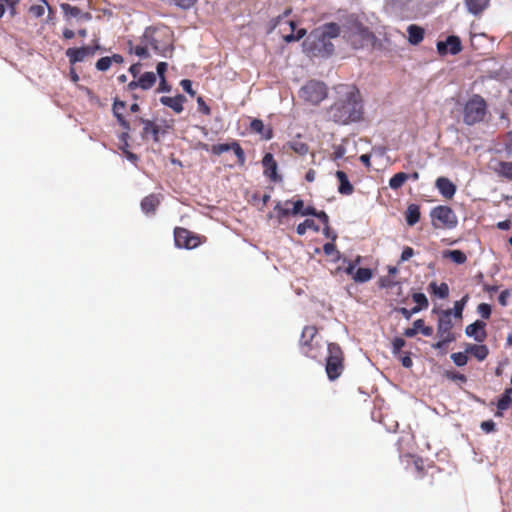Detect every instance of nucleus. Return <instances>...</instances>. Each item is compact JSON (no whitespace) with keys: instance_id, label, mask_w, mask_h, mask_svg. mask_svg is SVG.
<instances>
[{"instance_id":"f257e3e1","label":"nucleus","mask_w":512,"mask_h":512,"mask_svg":"<svg viewBox=\"0 0 512 512\" xmlns=\"http://www.w3.org/2000/svg\"><path fill=\"white\" fill-rule=\"evenodd\" d=\"M336 101L328 109V118L346 125L362 117V101L358 89L353 85L340 84L335 87Z\"/></svg>"},{"instance_id":"f03ea898","label":"nucleus","mask_w":512,"mask_h":512,"mask_svg":"<svg viewBox=\"0 0 512 512\" xmlns=\"http://www.w3.org/2000/svg\"><path fill=\"white\" fill-rule=\"evenodd\" d=\"M339 34L340 27L336 23L325 24L311 32L304 42V47L315 55L329 56L333 52V44L328 40Z\"/></svg>"},{"instance_id":"7ed1b4c3","label":"nucleus","mask_w":512,"mask_h":512,"mask_svg":"<svg viewBox=\"0 0 512 512\" xmlns=\"http://www.w3.org/2000/svg\"><path fill=\"white\" fill-rule=\"evenodd\" d=\"M150 50L154 51L157 55L165 57L168 56L172 50L169 44L159 43L157 31L153 28H147L143 34L141 43L133 48V52L141 58L148 57Z\"/></svg>"},{"instance_id":"20e7f679","label":"nucleus","mask_w":512,"mask_h":512,"mask_svg":"<svg viewBox=\"0 0 512 512\" xmlns=\"http://www.w3.org/2000/svg\"><path fill=\"white\" fill-rule=\"evenodd\" d=\"M486 113V102L479 96L474 95L465 104L463 109V119L468 125H473L483 120Z\"/></svg>"},{"instance_id":"39448f33","label":"nucleus","mask_w":512,"mask_h":512,"mask_svg":"<svg viewBox=\"0 0 512 512\" xmlns=\"http://www.w3.org/2000/svg\"><path fill=\"white\" fill-rule=\"evenodd\" d=\"M299 96L305 102L317 105L327 97V87L320 81H309L301 87Z\"/></svg>"},{"instance_id":"423d86ee","label":"nucleus","mask_w":512,"mask_h":512,"mask_svg":"<svg viewBox=\"0 0 512 512\" xmlns=\"http://www.w3.org/2000/svg\"><path fill=\"white\" fill-rule=\"evenodd\" d=\"M328 353L326 373L330 380H335L341 375L343 371L342 351L338 345L329 344Z\"/></svg>"},{"instance_id":"0eeeda50","label":"nucleus","mask_w":512,"mask_h":512,"mask_svg":"<svg viewBox=\"0 0 512 512\" xmlns=\"http://www.w3.org/2000/svg\"><path fill=\"white\" fill-rule=\"evenodd\" d=\"M344 37L354 48H362L372 42L371 32L358 23L351 25L348 31L344 32Z\"/></svg>"},{"instance_id":"6e6552de","label":"nucleus","mask_w":512,"mask_h":512,"mask_svg":"<svg viewBox=\"0 0 512 512\" xmlns=\"http://www.w3.org/2000/svg\"><path fill=\"white\" fill-rule=\"evenodd\" d=\"M101 49L98 40L93 41L91 46H83L80 48H68L66 50V56L71 64L82 62L89 57H93L95 53Z\"/></svg>"},{"instance_id":"1a4fd4ad","label":"nucleus","mask_w":512,"mask_h":512,"mask_svg":"<svg viewBox=\"0 0 512 512\" xmlns=\"http://www.w3.org/2000/svg\"><path fill=\"white\" fill-rule=\"evenodd\" d=\"M433 221H438L441 226L446 228H454L457 225V216L448 206H437L431 211Z\"/></svg>"},{"instance_id":"9d476101","label":"nucleus","mask_w":512,"mask_h":512,"mask_svg":"<svg viewBox=\"0 0 512 512\" xmlns=\"http://www.w3.org/2000/svg\"><path fill=\"white\" fill-rule=\"evenodd\" d=\"M174 240L175 245L179 248L193 249L200 244L199 237L184 228L175 229Z\"/></svg>"},{"instance_id":"9b49d317","label":"nucleus","mask_w":512,"mask_h":512,"mask_svg":"<svg viewBox=\"0 0 512 512\" xmlns=\"http://www.w3.org/2000/svg\"><path fill=\"white\" fill-rule=\"evenodd\" d=\"M417 0H386V7L392 13L409 17L416 7Z\"/></svg>"},{"instance_id":"f8f14e48","label":"nucleus","mask_w":512,"mask_h":512,"mask_svg":"<svg viewBox=\"0 0 512 512\" xmlns=\"http://www.w3.org/2000/svg\"><path fill=\"white\" fill-rule=\"evenodd\" d=\"M451 310L442 311L438 321L437 336L444 341H453L455 338L451 333L452 321Z\"/></svg>"},{"instance_id":"ddd939ff","label":"nucleus","mask_w":512,"mask_h":512,"mask_svg":"<svg viewBox=\"0 0 512 512\" xmlns=\"http://www.w3.org/2000/svg\"><path fill=\"white\" fill-rule=\"evenodd\" d=\"M293 215L291 212V200L277 202L273 211L268 214L269 219H273L278 225L284 224L286 219Z\"/></svg>"},{"instance_id":"4468645a","label":"nucleus","mask_w":512,"mask_h":512,"mask_svg":"<svg viewBox=\"0 0 512 512\" xmlns=\"http://www.w3.org/2000/svg\"><path fill=\"white\" fill-rule=\"evenodd\" d=\"M462 49L461 41L457 36H449L446 41H439L437 43V51L440 55L448 53L455 55Z\"/></svg>"},{"instance_id":"2eb2a0df","label":"nucleus","mask_w":512,"mask_h":512,"mask_svg":"<svg viewBox=\"0 0 512 512\" xmlns=\"http://www.w3.org/2000/svg\"><path fill=\"white\" fill-rule=\"evenodd\" d=\"M465 332L477 342H482L486 338L485 323L478 320L468 325Z\"/></svg>"},{"instance_id":"dca6fc26","label":"nucleus","mask_w":512,"mask_h":512,"mask_svg":"<svg viewBox=\"0 0 512 512\" xmlns=\"http://www.w3.org/2000/svg\"><path fill=\"white\" fill-rule=\"evenodd\" d=\"M436 188L445 198H452L456 192V186L446 177H439L436 180Z\"/></svg>"},{"instance_id":"f3484780","label":"nucleus","mask_w":512,"mask_h":512,"mask_svg":"<svg viewBox=\"0 0 512 512\" xmlns=\"http://www.w3.org/2000/svg\"><path fill=\"white\" fill-rule=\"evenodd\" d=\"M419 331L425 336H431L433 333L432 327L425 326L424 321L422 319H418L414 321L413 327L404 331V335L411 338L414 337Z\"/></svg>"},{"instance_id":"a211bd4d","label":"nucleus","mask_w":512,"mask_h":512,"mask_svg":"<svg viewBox=\"0 0 512 512\" xmlns=\"http://www.w3.org/2000/svg\"><path fill=\"white\" fill-rule=\"evenodd\" d=\"M336 177L339 181L338 192L343 195H351L354 191V188L345 172L338 170L336 172Z\"/></svg>"},{"instance_id":"6ab92c4d","label":"nucleus","mask_w":512,"mask_h":512,"mask_svg":"<svg viewBox=\"0 0 512 512\" xmlns=\"http://www.w3.org/2000/svg\"><path fill=\"white\" fill-rule=\"evenodd\" d=\"M161 103L167 107H170L176 113H180L183 110V102L184 97L182 95H178L175 97H161Z\"/></svg>"},{"instance_id":"aec40b11","label":"nucleus","mask_w":512,"mask_h":512,"mask_svg":"<svg viewBox=\"0 0 512 512\" xmlns=\"http://www.w3.org/2000/svg\"><path fill=\"white\" fill-rule=\"evenodd\" d=\"M65 15L71 16V17H77L81 21H89L91 20V14L88 12H82L79 8L75 6H71L69 4H62L61 5Z\"/></svg>"},{"instance_id":"412c9836","label":"nucleus","mask_w":512,"mask_h":512,"mask_svg":"<svg viewBox=\"0 0 512 512\" xmlns=\"http://www.w3.org/2000/svg\"><path fill=\"white\" fill-rule=\"evenodd\" d=\"M492 169L499 176L512 181V162H503V161L496 162L492 166Z\"/></svg>"},{"instance_id":"4be33fe9","label":"nucleus","mask_w":512,"mask_h":512,"mask_svg":"<svg viewBox=\"0 0 512 512\" xmlns=\"http://www.w3.org/2000/svg\"><path fill=\"white\" fill-rule=\"evenodd\" d=\"M408 32V41L412 45L419 44L424 37V30L423 28L417 26V25H409L407 28Z\"/></svg>"},{"instance_id":"5701e85b","label":"nucleus","mask_w":512,"mask_h":512,"mask_svg":"<svg viewBox=\"0 0 512 512\" xmlns=\"http://www.w3.org/2000/svg\"><path fill=\"white\" fill-rule=\"evenodd\" d=\"M262 164L265 168V174L271 179H276L277 164L273 158V155L267 153L262 160Z\"/></svg>"},{"instance_id":"b1692460","label":"nucleus","mask_w":512,"mask_h":512,"mask_svg":"<svg viewBox=\"0 0 512 512\" xmlns=\"http://www.w3.org/2000/svg\"><path fill=\"white\" fill-rule=\"evenodd\" d=\"M160 199L157 195H149L145 197L141 202V209L144 213H154L156 207L159 205Z\"/></svg>"},{"instance_id":"393cba45","label":"nucleus","mask_w":512,"mask_h":512,"mask_svg":"<svg viewBox=\"0 0 512 512\" xmlns=\"http://www.w3.org/2000/svg\"><path fill=\"white\" fill-rule=\"evenodd\" d=\"M466 353H470L477 360L483 361L488 355V348L485 345L469 344L466 347Z\"/></svg>"},{"instance_id":"a878e982","label":"nucleus","mask_w":512,"mask_h":512,"mask_svg":"<svg viewBox=\"0 0 512 512\" xmlns=\"http://www.w3.org/2000/svg\"><path fill=\"white\" fill-rule=\"evenodd\" d=\"M286 24L289 26V28L291 30V33L286 34V35L283 36V39H284L285 42L297 41V40H300L301 38H303L306 35V30L305 29H298L297 33L294 34V31L296 29V24H295L294 21H288V22H286Z\"/></svg>"},{"instance_id":"bb28decb","label":"nucleus","mask_w":512,"mask_h":512,"mask_svg":"<svg viewBox=\"0 0 512 512\" xmlns=\"http://www.w3.org/2000/svg\"><path fill=\"white\" fill-rule=\"evenodd\" d=\"M143 124V137L152 136L155 141H158L159 128L150 120H141Z\"/></svg>"},{"instance_id":"cd10ccee","label":"nucleus","mask_w":512,"mask_h":512,"mask_svg":"<svg viewBox=\"0 0 512 512\" xmlns=\"http://www.w3.org/2000/svg\"><path fill=\"white\" fill-rule=\"evenodd\" d=\"M420 219L419 206L410 204L406 211V222L409 226L415 225Z\"/></svg>"},{"instance_id":"c85d7f7f","label":"nucleus","mask_w":512,"mask_h":512,"mask_svg":"<svg viewBox=\"0 0 512 512\" xmlns=\"http://www.w3.org/2000/svg\"><path fill=\"white\" fill-rule=\"evenodd\" d=\"M443 257L451 259L456 264H463L467 260V256L461 250H446L443 252Z\"/></svg>"},{"instance_id":"c756f323","label":"nucleus","mask_w":512,"mask_h":512,"mask_svg":"<svg viewBox=\"0 0 512 512\" xmlns=\"http://www.w3.org/2000/svg\"><path fill=\"white\" fill-rule=\"evenodd\" d=\"M489 0H466V6L472 14L482 12L488 5Z\"/></svg>"},{"instance_id":"7c9ffc66","label":"nucleus","mask_w":512,"mask_h":512,"mask_svg":"<svg viewBox=\"0 0 512 512\" xmlns=\"http://www.w3.org/2000/svg\"><path fill=\"white\" fill-rule=\"evenodd\" d=\"M429 288L433 294L441 299H444L449 295V287L446 283L438 285L436 282H431L429 284Z\"/></svg>"},{"instance_id":"2f4dec72","label":"nucleus","mask_w":512,"mask_h":512,"mask_svg":"<svg viewBox=\"0 0 512 512\" xmlns=\"http://www.w3.org/2000/svg\"><path fill=\"white\" fill-rule=\"evenodd\" d=\"M156 82V75L153 72L144 73L138 80L139 87L147 90Z\"/></svg>"},{"instance_id":"473e14b6","label":"nucleus","mask_w":512,"mask_h":512,"mask_svg":"<svg viewBox=\"0 0 512 512\" xmlns=\"http://www.w3.org/2000/svg\"><path fill=\"white\" fill-rule=\"evenodd\" d=\"M408 178V174L399 172L389 180V187L393 190H397L407 181Z\"/></svg>"},{"instance_id":"72a5a7b5","label":"nucleus","mask_w":512,"mask_h":512,"mask_svg":"<svg viewBox=\"0 0 512 512\" xmlns=\"http://www.w3.org/2000/svg\"><path fill=\"white\" fill-rule=\"evenodd\" d=\"M372 278V271L369 268H359L355 271L353 279L355 282L364 283Z\"/></svg>"},{"instance_id":"f704fd0d","label":"nucleus","mask_w":512,"mask_h":512,"mask_svg":"<svg viewBox=\"0 0 512 512\" xmlns=\"http://www.w3.org/2000/svg\"><path fill=\"white\" fill-rule=\"evenodd\" d=\"M317 329L314 326H307L303 329L301 335V343L308 345L310 341L315 337Z\"/></svg>"},{"instance_id":"c9c22d12","label":"nucleus","mask_w":512,"mask_h":512,"mask_svg":"<svg viewBox=\"0 0 512 512\" xmlns=\"http://www.w3.org/2000/svg\"><path fill=\"white\" fill-rule=\"evenodd\" d=\"M308 229H312L316 232L319 231V227L315 224L314 220L306 219L297 226V233L304 235Z\"/></svg>"},{"instance_id":"e433bc0d","label":"nucleus","mask_w":512,"mask_h":512,"mask_svg":"<svg viewBox=\"0 0 512 512\" xmlns=\"http://www.w3.org/2000/svg\"><path fill=\"white\" fill-rule=\"evenodd\" d=\"M323 250L326 255L332 256L334 261L341 259V254L336 250V247L333 243H326L323 246Z\"/></svg>"},{"instance_id":"4c0bfd02","label":"nucleus","mask_w":512,"mask_h":512,"mask_svg":"<svg viewBox=\"0 0 512 512\" xmlns=\"http://www.w3.org/2000/svg\"><path fill=\"white\" fill-rule=\"evenodd\" d=\"M468 298H469L468 295H465L461 300L455 302L453 313L456 318L462 317V312H463L465 304L468 301Z\"/></svg>"},{"instance_id":"58836bf2","label":"nucleus","mask_w":512,"mask_h":512,"mask_svg":"<svg viewBox=\"0 0 512 512\" xmlns=\"http://www.w3.org/2000/svg\"><path fill=\"white\" fill-rule=\"evenodd\" d=\"M512 404V398L509 395H502L499 399L497 407L499 412L497 415H500L502 411L507 410Z\"/></svg>"},{"instance_id":"ea45409f","label":"nucleus","mask_w":512,"mask_h":512,"mask_svg":"<svg viewBox=\"0 0 512 512\" xmlns=\"http://www.w3.org/2000/svg\"><path fill=\"white\" fill-rule=\"evenodd\" d=\"M233 142L216 144L211 147V152L215 155H220L224 152L232 150Z\"/></svg>"},{"instance_id":"a19ab883","label":"nucleus","mask_w":512,"mask_h":512,"mask_svg":"<svg viewBox=\"0 0 512 512\" xmlns=\"http://www.w3.org/2000/svg\"><path fill=\"white\" fill-rule=\"evenodd\" d=\"M451 359L453 360L455 365H457L459 367L466 365L467 361H468V357L466 355V351L464 353H462V352L453 353L451 355Z\"/></svg>"},{"instance_id":"79ce46f5","label":"nucleus","mask_w":512,"mask_h":512,"mask_svg":"<svg viewBox=\"0 0 512 512\" xmlns=\"http://www.w3.org/2000/svg\"><path fill=\"white\" fill-rule=\"evenodd\" d=\"M413 301L418 305L416 307L420 308V310L428 307L427 297L423 293H415L413 295Z\"/></svg>"},{"instance_id":"37998d69","label":"nucleus","mask_w":512,"mask_h":512,"mask_svg":"<svg viewBox=\"0 0 512 512\" xmlns=\"http://www.w3.org/2000/svg\"><path fill=\"white\" fill-rule=\"evenodd\" d=\"M232 151L236 155L238 162L240 165H244L245 163V153L243 149L240 147V145L237 142H233Z\"/></svg>"},{"instance_id":"c03bdc74","label":"nucleus","mask_w":512,"mask_h":512,"mask_svg":"<svg viewBox=\"0 0 512 512\" xmlns=\"http://www.w3.org/2000/svg\"><path fill=\"white\" fill-rule=\"evenodd\" d=\"M304 209V202L302 200H291V212L293 215H302Z\"/></svg>"},{"instance_id":"a18cd8bd","label":"nucleus","mask_w":512,"mask_h":512,"mask_svg":"<svg viewBox=\"0 0 512 512\" xmlns=\"http://www.w3.org/2000/svg\"><path fill=\"white\" fill-rule=\"evenodd\" d=\"M112 63L110 57H102L96 63V68L99 71H107L111 67Z\"/></svg>"},{"instance_id":"49530a36","label":"nucleus","mask_w":512,"mask_h":512,"mask_svg":"<svg viewBox=\"0 0 512 512\" xmlns=\"http://www.w3.org/2000/svg\"><path fill=\"white\" fill-rule=\"evenodd\" d=\"M361 261V257L358 256L355 260V262H350L348 261L347 259H343V262L347 264L346 268H345V272L348 274V275H351L353 277V275L355 274L354 270H355V267L357 264H359Z\"/></svg>"},{"instance_id":"de8ad7c7","label":"nucleus","mask_w":512,"mask_h":512,"mask_svg":"<svg viewBox=\"0 0 512 512\" xmlns=\"http://www.w3.org/2000/svg\"><path fill=\"white\" fill-rule=\"evenodd\" d=\"M333 149H334L333 154H332L333 160H339V159L343 158L344 155L346 154V148L343 144L336 145L333 147Z\"/></svg>"},{"instance_id":"09e8293b","label":"nucleus","mask_w":512,"mask_h":512,"mask_svg":"<svg viewBox=\"0 0 512 512\" xmlns=\"http://www.w3.org/2000/svg\"><path fill=\"white\" fill-rule=\"evenodd\" d=\"M477 311L481 315V317L489 318V316L491 314V307H490V305H488L486 303H481L478 306Z\"/></svg>"},{"instance_id":"8fccbe9b","label":"nucleus","mask_w":512,"mask_h":512,"mask_svg":"<svg viewBox=\"0 0 512 512\" xmlns=\"http://www.w3.org/2000/svg\"><path fill=\"white\" fill-rule=\"evenodd\" d=\"M405 346V340L402 338H395L392 342V350L394 354H398Z\"/></svg>"},{"instance_id":"3c124183","label":"nucleus","mask_w":512,"mask_h":512,"mask_svg":"<svg viewBox=\"0 0 512 512\" xmlns=\"http://www.w3.org/2000/svg\"><path fill=\"white\" fill-rule=\"evenodd\" d=\"M168 64L166 62H159L157 65V74L161 79V85L165 84L164 73L167 70Z\"/></svg>"},{"instance_id":"603ef678","label":"nucleus","mask_w":512,"mask_h":512,"mask_svg":"<svg viewBox=\"0 0 512 512\" xmlns=\"http://www.w3.org/2000/svg\"><path fill=\"white\" fill-rule=\"evenodd\" d=\"M250 127L253 131L257 132V133H260L262 134L263 133V130H264V124L261 120L259 119H254L251 124H250Z\"/></svg>"},{"instance_id":"864d4df0","label":"nucleus","mask_w":512,"mask_h":512,"mask_svg":"<svg viewBox=\"0 0 512 512\" xmlns=\"http://www.w3.org/2000/svg\"><path fill=\"white\" fill-rule=\"evenodd\" d=\"M30 13L33 14L35 17H41L45 13V6L44 5H33L30 7Z\"/></svg>"},{"instance_id":"5fc2aeb1","label":"nucleus","mask_w":512,"mask_h":512,"mask_svg":"<svg viewBox=\"0 0 512 512\" xmlns=\"http://www.w3.org/2000/svg\"><path fill=\"white\" fill-rule=\"evenodd\" d=\"M197 106H198V110L200 112H202L203 114H206V115H209L210 114V108L208 107V105L205 103V101L203 100L202 97H198L197 98Z\"/></svg>"},{"instance_id":"6e6d98bb","label":"nucleus","mask_w":512,"mask_h":512,"mask_svg":"<svg viewBox=\"0 0 512 512\" xmlns=\"http://www.w3.org/2000/svg\"><path fill=\"white\" fill-rule=\"evenodd\" d=\"M180 85L183 88V90L186 91L188 94H190L191 96L195 95V91L192 89V82L190 80L183 79L180 82Z\"/></svg>"},{"instance_id":"4d7b16f0","label":"nucleus","mask_w":512,"mask_h":512,"mask_svg":"<svg viewBox=\"0 0 512 512\" xmlns=\"http://www.w3.org/2000/svg\"><path fill=\"white\" fill-rule=\"evenodd\" d=\"M481 429L486 433L493 432L495 430V423L492 420L483 421Z\"/></svg>"},{"instance_id":"13d9d810","label":"nucleus","mask_w":512,"mask_h":512,"mask_svg":"<svg viewBox=\"0 0 512 512\" xmlns=\"http://www.w3.org/2000/svg\"><path fill=\"white\" fill-rule=\"evenodd\" d=\"M414 255V251L411 247H405L401 254V261L405 262Z\"/></svg>"},{"instance_id":"bf43d9fd","label":"nucleus","mask_w":512,"mask_h":512,"mask_svg":"<svg viewBox=\"0 0 512 512\" xmlns=\"http://www.w3.org/2000/svg\"><path fill=\"white\" fill-rule=\"evenodd\" d=\"M420 311V308L414 307L412 310H408L406 308H400L399 312L406 318L410 319L412 314L418 313Z\"/></svg>"},{"instance_id":"052dcab7","label":"nucleus","mask_w":512,"mask_h":512,"mask_svg":"<svg viewBox=\"0 0 512 512\" xmlns=\"http://www.w3.org/2000/svg\"><path fill=\"white\" fill-rule=\"evenodd\" d=\"M196 1L197 0H176V4L183 9H188L192 7Z\"/></svg>"},{"instance_id":"680f3d73","label":"nucleus","mask_w":512,"mask_h":512,"mask_svg":"<svg viewBox=\"0 0 512 512\" xmlns=\"http://www.w3.org/2000/svg\"><path fill=\"white\" fill-rule=\"evenodd\" d=\"M125 107V104L124 102L122 101H116L114 102V105H113V112H114V115L115 116H119V114H121V110H123Z\"/></svg>"},{"instance_id":"e2e57ef3","label":"nucleus","mask_w":512,"mask_h":512,"mask_svg":"<svg viewBox=\"0 0 512 512\" xmlns=\"http://www.w3.org/2000/svg\"><path fill=\"white\" fill-rule=\"evenodd\" d=\"M510 295L509 291H502L498 297V301L501 305L505 306L507 304V298Z\"/></svg>"},{"instance_id":"0e129e2a","label":"nucleus","mask_w":512,"mask_h":512,"mask_svg":"<svg viewBox=\"0 0 512 512\" xmlns=\"http://www.w3.org/2000/svg\"><path fill=\"white\" fill-rule=\"evenodd\" d=\"M315 217L320 219L325 225L328 224V215L324 211L317 212Z\"/></svg>"},{"instance_id":"69168bd1","label":"nucleus","mask_w":512,"mask_h":512,"mask_svg":"<svg viewBox=\"0 0 512 512\" xmlns=\"http://www.w3.org/2000/svg\"><path fill=\"white\" fill-rule=\"evenodd\" d=\"M140 69H141L140 64H133V65L130 67L129 71H130V73H131L134 77H136V76L140 73Z\"/></svg>"},{"instance_id":"338daca9","label":"nucleus","mask_w":512,"mask_h":512,"mask_svg":"<svg viewBox=\"0 0 512 512\" xmlns=\"http://www.w3.org/2000/svg\"><path fill=\"white\" fill-rule=\"evenodd\" d=\"M317 213V211L313 208V207H305V209L303 210V213H302V216H307V215H312V216H315Z\"/></svg>"},{"instance_id":"774afa93","label":"nucleus","mask_w":512,"mask_h":512,"mask_svg":"<svg viewBox=\"0 0 512 512\" xmlns=\"http://www.w3.org/2000/svg\"><path fill=\"white\" fill-rule=\"evenodd\" d=\"M111 63L121 64L123 62V57L120 54H114L110 57Z\"/></svg>"}]
</instances>
